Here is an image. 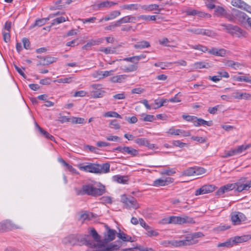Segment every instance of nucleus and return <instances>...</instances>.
I'll use <instances>...</instances> for the list:
<instances>
[{
    "instance_id": "3",
    "label": "nucleus",
    "mask_w": 251,
    "mask_h": 251,
    "mask_svg": "<svg viewBox=\"0 0 251 251\" xmlns=\"http://www.w3.org/2000/svg\"><path fill=\"white\" fill-rule=\"evenodd\" d=\"M250 18L245 13L235 8H232L230 15L227 16L228 21L235 22L237 21L242 24L248 23Z\"/></svg>"
},
{
    "instance_id": "10",
    "label": "nucleus",
    "mask_w": 251,
    "mask_h": 251,
    "mask_svg": "<svg viewBox=\"0 0 251 251\" xmlns=\"http://www.w3.org/2000/svg\"><path fill=\"white\" fill-rule=\"evenodd\" d=\"M114 73L113 70L102 71L98 70L94 72L91 74V75L93 78L96 79V80H101L106 77L112 75Z\"/></svg>"
},
{
    "instance_id": "23",
    "label": "nucleus",
    "mask_w": 251,
    "mask_h": 251,
    "mask_svg": "<svg viewBox=\"0 0 251 251\" xmlns=\"http://www.w3.org/2000/svg\"><path fill=\"white\" fill-rule=\"evenodd\" d=\"M169 243L175 247H179L182 246H189L188 241H186L185 236L183 240H173L169 242Z\"/></svg>"
},
{
    "instance_id": "33",
    "label": "nucleus",
    "mask_w": 251,
    "mask_h": 251,
    "mask_svg": "<svg viewBox=\"0 0 251 251\" xmlns=\"http://www.w3.org/2000/svg\"><path fill=\"white\" fill-rule=\"evenodd\" d=\"M231 190L230 184H228L220 187L216 192V195L220 196L224 194L225 192H228Z\"/></svg>"
},
{
    "instance_id": "11",
    "label": "nucleus",
    "mask_w": 251,
    "mask_h": 251,
    "mask_svg": "<svg viewBox=\"0 0 251 251\" xmlns=\"http://www.w3.org/2000/svg\"><path fill=\"white\" fill-rule=\"evenodd\" d=\"M245 179H241L234 183L229 184L231 190H234L238 192L247 190V186L245 182Z\"/></svg>"
},
{
    "instance_id": "13",
    "label": "nucleus",
    "mask_w": 251,
    "mask_h": 251,
    "mask_svg": "<svg viewBox=\"0 0 251 251\" xmlns=\"http://www.w3.org/2000/svg\"><path fill=\"white\" fill-rule=\"evenodd\" d=\"M174 181V179L170 177L164 179L159 178L154 180L152 185L155 187L165 186L173 183Z\"/></svg>"
},
{
    "instance_id": "56",
    "label": "nucleus",
    "mask_w": 251,
    "mask_h": 251,
    "mask_svg": "<svg viewBox=\"0 0 251 251\" xmlns=\"http://www.w3.org/2000/svg\"><path fill=\"white\" fill-rule=\"evenodd\" d=\"M123 60L126 61L127 62H130L131 63H133V64H137L138 65V63L139 62L138 60L136 58L135 56H133L130 57H126L124 58Z\"/></svg>"
},
{
    "instance_id": "2",
    "label": "nucleus",
    "mask_w": 251,
    "mask_h": 251,
    "mask_svg": "<svg viewBox=\"0 0 251 251\" xmlns=\"http://www.w3.org/2000/svg\"><path fill=\"white\" fill-rule=\"evenodd\" d=\"M221 26L223 27V30L232 36L237 38L246 36V31L237 25L230 24H222Z\"/></svg>"
},
{
    "instance_id": "5",
    "label": "nucleus",
    "mask_w": 251,
    "mask_h": 251,
    "mask_svg": "<svg viewBox=\"0 0 251 251\" xmlns=\"http://www.w3.org/2000/svg\"><path fill=\"white\" fill-rule=\"evenodd\" d=\"M83 245L89 246L91 248H96L97 246L96 243L91 239L90 235L77 234V245L82 246Z\"/></svg>"
},
{
    "instance_id": "17",
    "label": "nucleus",
    "mask_w": 251,
    "mask_h": 251,
    "mask_svg": "<svg viewBox=\"0 0 251 251\" xmlns=\"http://www.w3.org/2000/svg\"><path fill=\"white\" fill-rule=\"evenodd\" d=\"M214 15L219 17H224L227 19V16L230 13H227L226 10L223 7L217 6L215 8Z\"/></svg>"
},
{
    "instance_id": "59",
    "label": "nucleus",
    "mask_w": 251,
    "mask_h": 251,
    "mask_svg": "<svg viewBox=\"0 0 251 251\" xmlns=\"http://www.w3.org/2000/svg\"><path fill=\"white\" fill-rule=\"evenodd\" d=\"M105 138L109 141L120 142L121 140V138L119 137L112 135L107 136Z\"/></svg>"
},
{
    "instance_id": "1",
    "label": "nucleus",
    "mask_w": 251,
    "mask_h": 251,
    "mask_svg": "<svg viewBox=\"0 0 251 251\" xmlns=\"http://www.w3.org/2000/svg\"><path fill=\"white\" fill-rule=\"evenodd\" d=\"M77 195H87L93 197L100 196L105 192V186L103 185L98 186V187L94 186L91 184L83 185L81 188L75 189Z\"/></svg>"
},
{
    "instance_id": "22",
    "label": "nucleus",
    "mask_w": 251,
    "mask_h": 251,
    "mask_svg": "<svg viewBox=\"0 0 251 251\" xmlns=\"http://www.w3.org/2000/svg\"><path fill=\"white\" fill-rule=\"evenodd\" d=\"M117 4H118V2L106 0L98 2L97 4V6L99 9H100L103 8H109Z\"/></svg>"
},
{
    "instance_id": "51",
    "label": "nucleus",
    "mask_w": 251,
    "mask_h": 251,
    "mask_svg": "<svg viewBox=\"0 0 251 251\" xmlns=\"http://www.w3.org/2000/svg\"><path fill=\"white\" fill-rule=\"evenodd\" d=\"M72 81V78L71 77H66L63 78H60L53 81L54 82L63 83H70Z\"/></svg>"
},
{
    "instance_id": "8",
    "label": "nucleus",
    "mask_w": 251,
    "mask_h": 251,
    "mask_svg": "<svg viewBox=\"0 0 251 251\" xmlns=\"http://www.w3.org/2000/svg\"><path fill=\"white\" fill-rule=\"evenodd\" d=\"M18 228L21 227L13 224L10 220H6L0 222V232Z\"/></svg>"
},
{
    "instance_id": "27",
    "label": "nucleus",
    "mask_w": 251,
    "mask_h": 251,
    "mask_svg": "<svg viewBox=\"0 0 251 251\" xmlns=\"http://www.w3.org/2000/svg\"><path fill=\"white\" fill-rule=\"evenodd\" d=\"M127 76L126 75L114 76L110 78V81L113 83H122L125 81Z\"/></svg>"
},
{
    "instance_id": "4",
    "label": "nucleus",
    "mask_w": 251,
    "mask_h": 251,
    "mask_svg": "<svg viewBox=\"0 0 251 251\" xmlns=\"http://www.w3.org/2000/svg\"><path fill=\"white\" fill-rule=\"evenodd\" d=\"M121 202L124 204V206L128 209H137L139 207V205L136 199L133 197L124 194L121 195Z\"/></svg>"
},
{
    "instance_id": "14",
    "label": "nucleus",
    "mask_w": 251,
    "mask_h": 251,
    "mask_svg": "<svg viewBox=\"0 0 251 251\" xmlns=\"http://www.w3.org/2000/svg\"><path fill=\"white\" fill-rule=\"evenodd\" d=\"M204 235L201 232H195L192 234H188L186 237V241H188L189 246L195 244L198 241L197 238L203 237Z\"/></svg>"
},
{
    "instance_id": "62",
    "label": "nucleus",
    "mask_w": 251,
    "mask_h": 251,
    "mask_svg": "<svg viewBox=\"0 0 251 251\" xmlns=\"http://www.w3.org/2000/svg\"><path fill=\"white\" fill-rule=\"evenodd\" d=\"M220 107V105H217L213 107H209L208 109V112L211 114H215L217 113L218 108Z\"/></svg>"
},
{
    "instance_id": "29",
    "label": "nucleus",
    "mask_w": 251,
    "mask_h": 251,
    "mask_svg": "<svg viewBox=\"0 0 251 251\" xmlns=\"http://www.w3.org/2000/svg\"><path fill=\"white\" fill-rule=\"evenodd\" d=\"M117 237L124 242H134V240H132L131 236L120 231L117 233Z\"/></svg>"
},
{
    "instance_id": "32",
    "label": "nucleus",
    "mask_w": 251,
    "mask_h": 251,
    "mask_svg": "<svg viewBox=\"0 0 251 251\" xmlns=\"http://www.w3.org/2000/svg\"><path fill=\"white\" fill-rule=\"evenodd\" d=\"M123 9L129 10H140V4L138 3L125 4L121 6Z\"/></svg>"
},
{
    "instance_id": "54",
    "label": "nucleus",
    "mask_w": 251,
    "mask_h": 251,
    "mask_svg": "<svg viewBox=\"0 0 251 251\" xmlns=\"http://www.w3.org/2000/svg\"><path fill=\"white\" fill-rule=\"evenodd\" d=\"M233 244L234 243L232 242V241H231L230 240H228L225 242H223L218 244V247L229 248L232 247Z\"/></svg>"
},
{
    "instance_id": "21",
    "label": "nucleus",
    "mask_w": 251,
    "mask_h": 251,
    "mask_svg": "<svg viewBox=\"0 0 251 251\" xmlns=\"http://www.w3.org/2000/svg\"><path fill=\"white\" fill-rule=\"evenodd\" d=\"M104 39L103 38H98L96 40H91L89 41L87 43L82 46V49L83 50H87L89 48L92 46L98 45L101 43Z\"/></svg>"
},
{
    "instance_id": "16",
    "label": "nucleus",
    "mask_w": 251,
    "mask_h": 251,
    "mask_svg": "<svg viewBox=\"0 0 251 251\" xmlns=\"http://www.w3.org/2000/svg\"><path fill=\"white\" fill-rule=\"evenodd\" d=\"M62 243L71 246L77 245V234H72L64 238Z\"/></svg>"
},
{
    "instance_id": "63",
    "label": "nucleus",
    "mask_w": 251,
    "mask_h": 251,
    "mask_svg": "<svg viewBox=\"0 0 251 251\" xmlns=\"http://www.w3.org/2000/svg\"><path fill=\"white\" fill-rule=\"evenodd\" d=\"M22 42H23V43L24 47L25 49H30V44L29 40L27 38H24L22 39Z\"/></svg>"
},
{
    "instance_id": "35",
    "label": "nucleus",
    "mask_w": 251,
    "mask_h": 251,
    "mask_svg": "<svg viewBox=\"0 0 251 251\" xmlns=\"http://www.w3.org/2000/svg\"><path fill=\"white\" fill-rule=\"evenodd\" d=\"M156 15H141L137 17L139 20H142L145 21L149 22L151 21H155L156 19Z\"/></svg>"
},
{
    "instance_id": "52",
    "label": "nucleus",
    "mask_w": 251,
    "mask_h": 251,
    "mask_svg": "<svg viewBox=\"0 0 251 251\" xmlns=\"http://www.w3.org/2000/svg\"><path fill=\"white\" fill-rule=\"evenodd\" d=\"M248 239V236H241V237H235L234 240H232V242L234 243H242L246 241Z\"/></svg>"
},
{
    "instance_id": "50",
    "label": "nucleus",
    "mask_w": 251,
    "mask_h": 251,
    "mask_svg": "<svg viewBox=\"0 0 251 251\" xmlns=\"http://www.w3.org/2000/svg\"><path fill=\"white\" fill-rule=\"evenodd\" d=\"M236 80L238 81L251 83V76L246 75L239 76L237 77Z\"/></svg>"
},
{
    "instance_id": "55",
    "label": "nucleus",
    "mask_w": 251,
    "mask_h": 251,
    "mask_svg": "<svg viewBox=\"0 0 251 251\" xmlns=\"http://www.w3.org/2000/svg\"><path fill=\"white\" fill-rule=\"evenodd\" d=\"M201 34L203 35H206L208 36H214L215 33L212 30L206 29L201 28Z\"/></svg>"
},
{
    "instance_id": "12",
    "label": "nucleus",
    "mask_w": 251,
    "mask_h": 251,
    "mask_svg": "<svg viewBox=\"0 0 251 251\" xmlns=\"http://www.w3.org/2000/svg\"><path fill=\"white\" fill-rule=\"evenodd\" d=\"M215 187L214 185H204L196 190L195 195L198 196L211 193L215 190Z\"/></svg>"
},
{
    "instance_id": "60",
    "label": "nucleus",
    "mask_w": 251,
    "mask_h": 251,
    "mask_svg": "<svg viewBox=\"0 0 251 251\" xmlns=\"http://www.w3.org/2000/svg\"><path fill=\"white\" fill-rule=\"evenodd\" d=\"M110 125L112 126V128H113L116 130L119 129L121 127V126L119 125L116 120H111L110 123Z\"/></svg>"
},
{
    "instance_id": "53",
    "label": "nucleus",
    "mask_w": 251,
    "mask_h": 251,
    "mask_svg": "<svg viewBox=\"0 0 251 251\" xmlns=\"http://www.w3.org/2000/svg\"><path fill=\"white\" fill-rule=\"evenodd\" d=\"M206 173V170L202 167H195V175H201Z\"/></svg>"
},
{
    "instance_id": "36",
    "label": "nucleus",
    "mask_w": 251,
    "mask_h": 251,
    "mask_svg": "<svg viewBox=\"0 0 251 251\" xmlns=\"http://www.w3.org/2000/svg\"><path fill=\"white\" fill-rule=\"evenodd\" d=\"M113 180L119 183L126 184L128 181L127 177L126 176H115L113 177Z\"/></svg>"
},
{
    "instance_id": "31",
    "label": "nucleus",
    "mask_w": 251,
    "mask_h": 251,
    "mask_svg": "<svg viewBox=\"0 0 251 251\" xmlns=\"http://www.w3.org/2000/svg\"><path fill=\"white\" fill-rule=\"evenodd\" d=\"M138 66L137 64H131L129 66H123L121 69L124 72L129 73L136 71L138 69Z\"/></svg>"
},
{
    "instance_id": "18",
    "label": "nucleus",
    "mask_w": 251,
    "mask_h": 251,
    "mask_svg": "<svg viewBox=\"0 0 251 251\" xmlns=\"http://www.w3.org/2000/svg\"><path fill=\"white\" fill-rule=\"evenodd\" d=\"M106 227L107 230V233L106 235H105L104 241L105 242H108L114 240L115 238L116 234L117 233L115 229H110L107 226H106Z\"/></svg>"
},
{
    "instance_id": "48",
    "label": "nucleus",
    "mask_w": 251,
    "mask_h": 251,
    "mask_svg": "<svg viewBox=\"0 0 251 251\" xmlns=\"http://www.w3.org/2000/svg\"><path fill=\"white\" fill-rule=\"evenodd\" d=\"M176 171L175 168L163 170L161 172V174L162 175L171 176L176 174Z\"/></svg>"
},
{
    "instance_id": "9",
    "label": "nucleus",
    "mask_w": 251,
    "mask_h": 251,
    "mask_svg": "<svg viewBox=\"0 0 251 251\" xmlns=\"http://www.w3.org/2000/svg\"><path fill=\"white\" fill-rule=\"evenodd\" d=\"M231 4L235 7L251 13V6L242 0H232Z\"/></svg>"
},
{
    "instance_id": "38",
    "label": "nucleus",
    "mask_w": 251,
    "mask_h": 251,
    "mask_svg": "<svg viewBox=\"0 0 251 251\" xmlns=\"http://www.w3.org/2000/svg\"><path fill=\"white\" fill-rule=\"evenodd\" d=\"M170 223L171 224L182 225L181 224V216H170Z\"/></svg>"
},
{
    "instance_id": "39",
    "label": "nucleus",
    "mask_w": 251,
    "mask_h": 251,
    "mask_svg": "<svg viewBox=\"0 0 251 251\" xmlns=\"http://www.w3.org/2000/svg\"><path fill=\"white\" fill-rule=\"evenodd\" d=\"M120 246L115 244H110L108 245L105 248L102 249L101 251H112L118 250Z\"/></svg>"
},
{
    "instance_id": "49",
    "label": "nucleus",
    "mask_w": 251,
    "mask_h": 251,
    "mask_svg": "<svg viewBox=\"0 0 251 251\" xmlns=\"http://www.w3.org/2000/svg\"><path fill=\"white\" fill-rule=\"evenodd\" d=\"M236 152L235 151V149H231L230 151H225L224 154L221 156L222 158H227L228 157H230L232 156H234L236 155Z\"/></svg>"
},
{
    "instance_id": "43",
    "label": "nucleus",
    "mask_w": 251,
    "mask_h": 251,
    "mask_svg": "<svg viewBox=\"0 0 251 251\" xmlns=\"http://www.w3.org/2000/svg\"><path fill=\"white\" fill-rule=\"evenodd\" d=\"M104 117H115L117 118H122V116L117 112L115 111H108L103 114Z\"/></svg>"
},
{
    "instance_id": "34",
    "label": "nucleus",
    "mask_w": 251,
    "mask_h": 251,
    "mask_svg": "<svg viewBox=\"0 0 251 251\" xmlns=\"http://www.w3.org/2000/svg\"><path fill=\"white\" fill-rule=\"evenodd\" d=\"M211 67L209 63L204 62H197L194 64V67L196 69L209 68Z\"/></svg>"
},
{
    "instance_id": "28",
    "label": "nucleus",
    "mask_w": 251,
    "mask_h": 251,
    "mask_svg": "<svg viewBox=\"0 0 251 251\" xmlns=\"http://www.w3.org/2000/svg\"><path fill=\"white\" fill-rule=\"evenodd\" d=\"M124 150V154H128L132 156H137L139 153L138 150L134 149L131 147L125 146V149Z\"/></svg>"
},
{
    "instance_id": "42",
    "label": "nucleus",
    "mask_w": 251,
    "mask_h": 251,
    "mask_svg": "<svg viewBox=\"0 0 251 251\" xmlns=\"http://www.w3.org/2000/svg\"><path fill=\"white\" fill-rule=\"evenodd\" d=\"M121 25L119 20L112 22L110 23V24L104 27V29L106 30H114L116 27L120 26Z\"/></svg>"
},
{
    "instance_id": "44",
    "label": "nucleus",
    "mask_w": 251,
    "mask_h": 251,
    "mask_svg": "<svg viewBox=\"0 0 251 251\" xmlns=\"http://www.w3.org/2000/svg\"><path fill=\"white\" fill-rule=\"evenodd\" d=\"M195 175V167H190L182 172V176H192Z\"/></svg>"
},
{
    "instance_id": "64",
    "label": "nucleus",
    "mask_w": 251,
    "mask_h": 251,
    "mask_svg": "<svg viewBox=\"0 0 251 251\" xmlns=\"http://www.w3.org/2000/svg\"><path fill=\"white\" fill-rule=\"evenodd\" d=\"M3 38L4 41L7 43L10 40V32H2Z\"/></svg>"
},
{
    "instance_id": "26",
    "label": "nucleus",
    "mask_w": 251,
    "mask_h": 251,
    "mask_svg": "<svg viewBox=\"0 0 251 251\" xmlns=\"http://www.w3.org/2000/svg\"><path fill=\"white\" fill-rule=\"evenodd\" d=\"M98 174L107 173L110 171V164L108 163L102 165L98 164Z\"/></svg>"
},
{
    "instance_id": "46",
    "label": "nucleus",
    "mask_w": 251,
    "mask_h": 251,
    "mask_svg": "<svg viewBox=\"0 0 251 251\" xmlns=\"http://www.w3.org/2000/svg\"><path fill=\"white\" fill-rule=\"evenodd\" d=\"M105 93V91L103 90H94L91 92V94L93 97L94 98H101L103 94Z\"/></svg>"
},
{
    "instance_id": "57",
    "label": "nucleus",
    "mask_w": 251,
    "mask_h": 251,
    "mask_svg": "<svg viewBox=\"0 0 251 251\" xmlns=\"http://www.w3.org/2000/svg\"><path fill=\"white\" fill-rule=\"evenodd\" d=\"M171 63H166L163 62H159L155 63L154 65L157 67H160L162 69H165L168 67L169 64H171Z\"/></svg>"
},
{
    "instance_id": "7",
    "label": "nucleus",
    "mask_w": 251,
    "mask_h": 251,
    "mask_svg": "<svg viewBox=\"0 0 251 251\" xmlns=\"http://www.w3.org/2000/svg\"><path fill=\"white\" fill-rule=\"evenodd\" d=\"M231 220L233 225H238L247 220V217L242 212L234 211L231 214Z\"/></svg>"
},
{
    "instance_id": "15",
    "label": "nucleus",
    "mask_w": 251,
    "mask_h": 251,
    "mask_svg": "<svg viewBox=\"0 0 251 251\" xmlns=\"http://www.w3.org/2000/svg\"><path fill=\"white\" fill-rule=\"evenodd\" d=\"M166 133L171 135H181L184 137L189 136L190 135V132L189 131H185L179 129H175L174 127L170 128Z\"/></svg>"
},
{
    "instance_id": "20",
    "label": "nucleus",
    "mask_w": 251,
    "mask_h": 251,
    "mask_svg": "<svg viewBox=\"0 0 251 251\" xmlns=\"http://www.w3.org/2000/svg\"><path fill=\"white\" fill-rule=\"evenodd\" d=\"M208 53L215 56L224 57L226 55V50L224 49L212 48L209 50Z\"/></svg>"
},
{
    "instance_id": "19",
    "label": "nucleus",
    "mask_w": 251,
    "mask_h": 251,
    "mask_svg": "<svg viewBox=\"0 0 251 251\" xmlns=\"http://www.w3.org/2000/svg\"><path fill=\"white\" fill-rule=\"evenodd\" d=\"M56 58L51 57L50 56H47L46 57H43V58L38 62L37 65H48L53 62H56Z\"/></svg>"
},
{
    "instance_id": "40",
    "label": "nucleus",
    "mask_w": 251,
    "mask_h": 251,
    "mask_svg": "<svg viewBox=\"0 0 251 251\" xmlns=\"http://www.w3.org/2000/svg\"><path fill=\"white\" fill-rule=\"evenodd\" d=\"M250 144L242 145L235 149L236 154H240L251 147Z\"/></svg>"
},
{
    "instance_id": "6",
    "label": "nucleus",
    "mask_w": 251,
    "mask_h": 251,
    "mask_svg": "<svg viewBox=\"0 0 251 251\" xmlns=\"http://www.w3.org/2000/svg\"><path fill=\"white\" fill-rule=\"evenodd\" d=\"M81 171L91 173L98 174V164L85 163L77 166Z\"/></svg>"
},
{
    "instance_id": "61",
    "label": "nucleus",
    "mask_w": 251,
    "mask_h": 251,
    "mask_svg": "<svg viewBox=\"0 0 251 251\" xmlns=\"http://www.w3.org/2000/svg\"><path fill=\"white\" fill-rule=\"evenodd\" d=\"M205 120L201 118H198L196 119V122L194 123V126H199L201 125H205Z\"/></svg>"
},
{
    "instance_id": "58",
    "label": "nucleus",
    "mask_w": 251,
    "mask_h": 251,
    "mask_svg": "<svg viewBox=\"0 0 251 251\" xmlns=\"http://www.w3.org/2000/svg\"><path fill=\"white\" fill-rule=\"evenodd\" d=\"M216 0H207L205 1L206 6L210 9H213L216 7L215 2Z\"/></svg>"
},
{
    "instance_id": "41",
    "label": "nucleus",
    "mask_w": 251,
    "mask_h": 251,
    "mask_svg": "<svg viewBox=\"0 0 251 251\" xmlns=\"http://www.w3.org/2000/svg\"><path fill=\"white\" fill-rule=\"evenodd\" d=\"M68 20H69V19L68 18H66L64 17H57L52 20V22L51 24V25L53 26L55 25L65 22V21H68Z\"/></svg>"
},
{
    "instance_id": "30",
    "label": "nucleus",
    "mask_w": 251,
    "mask_h": 251,
    "mask_svg": "<svg viewBox=\"0 0 251 251\" xmlns=\"http://www.w3.org/2000/svg\"><path fill=\"white\" fill-rule=\"evenodd\" d=\"M121 15V12L118 10H114L111 12L109 14L104 17L105 21L112 20Z\"/></svg>"
},
{
    "instance_id": "24",
    "label": "nucleus",
    "mask_w": 251,
    "mask_h": 251,
    "mask_svg": "<svg viewBox=\"0 0 251 251\" xmlns=\"http://www.w3.org/2000/svg\"><path fill=\"white\" fill-rule=\"evenodd\" d=\"M151 46L150 43L147 41L142 40L137 42L134 45V48L136 49H144L148 48Z\"/></svg>"
},
{
    "instance_id": "25",
    "label": "nucleus",
    "mask_w": 251,
    "mask_h": 251,
    "mask_svg": "<svg viewBox=\"0 0 251 251\" xmlns=\"http://www.w3.org/2000/svg\"><path fill=\"white\" fill-rule=\"evenodd\" d=\"M137 17L133 16L132 15H128L124 17L119 20L120 25L122 24L128 23H135Z\"/></svg>"
},
{
    "instance_id": "47",
    "label": "nucleus",
    "mask_w": 251,
    "mask_h": 251,
    "mask_svg": "<svg viewBox=\"0 0 251 251\" xmlns=\"http://www.w3.org/2000/svg\"><path fill=\"white\" fill-rule=\"evenodd\" d=\"M148 140L145 138H137L134 140L135 143L139 146H146Z\"/></svg>"
},
{
    "instance_id": "45",
    "label": "nucleus",
    "mask_w": 251,
    "mask_h": 251,
    "mask_svg": "<svg viewBox=\"0 0 251 251\" xmlns=\"http://www.w3.org/2000/svg\"><path fill=\"white\" fill-rule=\"evenodd\" d=\"M90 233L96 242H100V236L98 234L97 231L94 228L91 229Z\"/></svg>"
},
{
    "instance_id": "37",
    "label": "nucleus",
    "mask_w": 251,
    "mask_h": 251,
    "mask_svg": "<svg viewBox=\"0 0 251 251\" xmlns=\"http://www.w3.org/2000/svg\"><path fill=\"white\" fill-rule=\"evenodd\" d=\"M195 223L193 218L188 216L183 215L181 216V224H192Z\"/></svg>"
}]
</instances>
